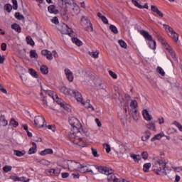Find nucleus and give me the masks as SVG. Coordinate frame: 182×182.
I'll list each match as a JSON object with an SVG mask.
<instances>
[{"label":"nucleus","instance_id":"37","mask_svg":"<svg viewBox=\"0 0 182 182\" xmlns=\"http://www.w3.org/2000/svg\"><path fill=\"white\" fill-rule=\"evenodd\" d=\"M150 167H151V163L144 164L143 168L144 173H148L149 170H150Z\"/></svg>","mask_w":182,"mask_h":182},{"label":"nucleus","instance_id":"30","mask_svg":"<svg viewBox=\"0 0 182 182\" xmlns=\"http://www.w3.org/2000/svg\"><path fill=\"white\" fill-rule=\"evenodd\" d=\"M109 29L112 32V33H114V35H117L119 33V30H117V27L116 26L111 24L109 26Z\"/></svg>","mask_w":182,"mask_h":182},{"label":"nucleus","instance_id":"1","mask_svg":"<svg viewBox=\"0 0 182 182\" xmlns=\"http://www.w3.org/2000/svg\"><path fill=\"white\" fill-rule=\"evenodd\" d=\"M69 124L73 127V129H75L77 132V135H76V133L75 132L69 134L68 137L70 141L79 147H86V142H85L82 138L79 137V134H81L83 137H89L90 134L87 131L83 130L82 124H80V122L77 118L71 117L69 119Z\"/></svg>","mask_w":182,"mask_h":182},{"label":"nucleus","instance_id":"18","mask_svg":"<svg viewBox=\"0 0 182 182\" xmlns=\"http://www.w3.org/2000/svg\"><path fill=\"white\" fill-rule=\"evenodd\" d=\"M142 114L144 117V119H145V120H147L148 122H149V120H151V115H150V114L149 113V111H147V109H144L142 111Z\"/></svg>","mask_w":182,"mask_h":182},{"label":"nucleus","instance_id":"47","mask_svg":"<svg viewBox=\"0 0 182 182\" xmlns=\"http://www.w3.org/2000/svg\"><path fill=\"white\" fill-rule=\"evenodd\" d=\"M156 70H157L158 73H159V75H161V76H164V75H166L164 70H163L161 68V67H158Z\"/></svg>","mask_w":182,"mask_h":182},{"label":"nucleus","instance_id":"56","mask_svg":"<svg viewBox=\"0 0 182 182\" xmlns=\"http://www.w3.org/2000/svg\"><path fill=\"white\" fill-rule=\"evenodd\" d=\"M91 150H92V155L94 156V157H99V154H97V149L92 148Z\"/></svg>","mask_w":182,"mask_h":182},{"label":"nucleus","instance_id":"35","mask_svg":"<svg viewBox=\"0 0 182 182\" xmlns=\"http://www.w3.org/2000/svg\"><path fill=\"white\" fill-rule=\"evenodd\" d=\"M130 158L133 159L134 161H136V163H139V161H140V156L139 155L131 154Z\"/></svg>","mask_w":182,"mask_h":182},{"label":"nucleus","instance_id":"52","mask_svg":"<svg viewBox=\"0 0 182 182\" xmlns=\"http://www.w3.org/2000/svg\"><path fill=\"white\" fill-rule=\"evenodd\" d=\"M172 168L174 170V171H176L177 173H180V171H182V166H172Z\"/></svg>","mask_w":182,"mask_h":182},{"label":"nucleus","instance_id":"53","mask_svg":"<svg viewBox=\"0 0 182 182\" xmlns=\"http://www.w3.org/2000/svg\"><path fill=\"white\" fill-rule=\"evenodd\" d=\"M173 124H174V126H176V127H177V128L178 129V130H179L180 132H182V125H181L180 123H178V122H177L176 121H175V122H173Z\"/></svg>","mask_w":182,"mask_h":182},{"label":"nucleus","instance_id":"8","mask_svg":"<svg viewBox=\"0 0 182 182\" xmlns=\"http://www.w3.org/2000/svg\"><path fill=\"white\" fill-rule=\"evenodd\" d=\"M61 28L60 32L63 35H69V36H73V31H72V28H69L66 23H63L61 25Z\"/></svg>","mask_w":182,"mask_h":182},{"label":"nucleus","instance_id":"54","mask_svg":"<svg viewBox=\"0 0 182 182\" xmlns=\"http://www.w3.org/2000/svg\"><path fill=\"white\" fill-rule=\"evenodd\" d=\"M12 4H13L14 9H15V10L18 9V1L12 0Z\"/></svg>","mask_w":182,"mask_h":182},{"label":"nucleus","instance_id":"27","mask_svg":"<svg viewBox=\"0 0 182 182\" xmlns=\"http://www.w3.org/2000/svg\"><path fill=\"white\" fill-rule=\"evenodd\" d=\"M72 42L73 43L76 44L77 46H82L83 45V43L77 38H73Z\"/></svg>","mask_w":182,"mask_h":182},{"label":"nucleus","instance_id":"25","mask_svg":"<svg viewBox=\"0 0 182 182\" xmlns=\"http://www.w3.org/2000/svg\"><path fill=\"white\" fill-rule=\"evenodd\" d=\"M72 91L73 90L68 89L66 87H61L60 88V92H61V93H63V95H70V92Z\"/></svg>","mask_w":182,"mask_h":182},{"label":"nucleus","instance_id":"64","mask_svg":"<svg viewBox=\"0 0 182 182\" xmlns=\"http://www.w3.org/2000/svg\"><path fill=\"white\" fill-rule=\"evenodd\" d=\"M20 181L21 182H28L29 181L28 178H26L25 176L20 177Z\"/></svg>","mask_w":182,"mask_h":182},{"label":"nucleus","instance_id":"57","mask_svg":"<svg viewBox=\"0 0 182 182\" xmlns=\"http://www.w3.org/2000/svg\"><path fill=\"white\" fill-rule=\"evenodd\" d=\"M51 22L53 23H55V25H58V23H59V19L58 18V17H53L52 19H51Z\"/></svg>","mask_w":182,"mask_h":182},{"label":"nucleus","instance_id":"32","mask_svg":"<svg viewBox=\"0 0 182 182\" xmlns=\"http://www.w3.org/2000/svg\"><path fill=\"white\" fill-rule=\"evenodd\" d=\"M26 42H27V44L30 45L31 46H33V45H35V41H33L32 37L31 36H27L26 38Z\"/></svg>","mask_w":182,"mask_h":182},{"label":"nucleus","instance_id":"5","mask_svg":"<svg viewBox=\"0 0 182 182\" xmlns=\"http://www.w3.org/2000/svg\"><path fill=\"white\" fill-rule=\"evenodd\" d=\"M164 29H165L166 32L168 33V35L170 36V38H172L175 42L178 41V34L174 31L173 28L170 27L168 25L164 24Z\"/></svg>","mask_w":182,"mask_h":182},{"label":"nucleus","instance_id":"28","mask_svg":"<svg viewBox=\"0 0 182 182\" xmlns=\"http://www.w3.org/2000/svg\"><path fill=\"white\" fill-rule=\"evenodd\" d=\"M131 114L134 120H135V122H137V120H139V114H137V109H133Z\"/></svg>","mask_w":182,"mask_h":182},{"label":"nucleus","instance_id":"23","mask_svg":"<svg viewBox=\"0 0 182 182\" xmlns=\"http://www.w3.org/2000/svg\"><path fill=\"white\" fill-rule=\"evenodd\" d=\"M25 153H26L24 150H14V156H17V157H22V156H25Z\"/></svg>","mask_w":182,"mask_h":182},{"label":"nucleus","instance_id":"12","mask_svg":"<svg viewBox=\"0 0 182 182\" xmlns=\"http://www.w3.org/2000/svg\"><path fill=\"white\" fill-rule=\"evenodd\" d=\"M65 75L69 82H73V73L68 68L64 70Z\"/></svg>","mask_w":182,"mask_h":182},{"label":"nucleus","instance_id":"6","mask_svg":"<svg viewBox=\"0 0 182 182\" xmlns=\"http://www.w3.org/2000/svg\"><path fill=\"white\" fill-rule=\"evenodd\" d=\"M34 124L36 127H45L46 126V121L43 116H38L35 117Z\"/></svg>","mask_w":182,"mask_h":182},{"label":"nucleus","instance_id":"55","mask_svg":"<svg viewBox=\"0 0 182 182\" xmlns=\"http://www.w3.org/2000/svg\"><path fill=\"white\" fill-rule=\"evenodd\" d=\"M101 21L103 22V23H105V25H108L109 24V20H107V18H106V16H103L101 18Z\"/></svg>","mask_w":182,"mask_h":182},{"label":"nucleus","instance_id":"10","mask_svg":"<svg viewBox=\"0 0 182 182\" xmlns=\"http://www.w3.org/2000/svg\"><path fill=\"white\" fill-rule=\"evenodd\" d=\"M94 167H95L96 170H98L99 173H101V174H105L106 176L107 174H109V172L112 170L110 168L99 166L97 165H95Z\"/></svg>","mask_w":182,"mask_h":182},{"label":"nucleus","instance_id":"16","mask_svg":"<svg viewBox=\"0 0 182 182\" xmlns=\"http://www.w3.org/2000/svg\"><path fill=\"white\" fill-rule=\"evenodd\" d=\"M55 102L61 106V107H64L66 110H69V105L65 104V102L59 97H56Z\"/></svg>","mask_w":182,"mask_h":182},{"label":"nucleus","instance_id":"15","mask_svg":"<svg viewBox=\"0 0 182 182\" xmlns=\"http://www.w3.org/2000/svg\"><path fill=\"white\" fill-rule=\"evenodd\" d=\"M91 22L90 20L89 19V18L83 16L81 18V25L82 26H83L84 28L85 26H87V25H90Z\"/></svg>","mask_w":182,"mask_h":182},{"label":"nucleus","instance_id":"33","mask_svg":"<svg viewBox=\"0 0 182 182\" xmlns=\"http://www.w3.org/2000/svg\"><path fill=\"white\" fill-rule=\"evenodd\" d=\"M30 57L32 59H38V53H36V50H31L30 51Z\"/></svg>","mask_w":182,"mask_h":182},{"label":"nucleus","instance_id":"22","mask_svg":"<svg viewBox=\"0 0 182 182\" xmlns=\"http://www.w3.org/2000/svg\"><path fill=\"white\" fill-rule=\"evenodd\" d=\"M0 126H8V121L5 119V116L1 115L0 117Z\"/></svg>","mask_w":182,"mask_h":182},{"label":"nucleus","instance_id":"61","mask_svg":"<svg viewBox=\"0 0 182 182\" xmlns=\"http://www.w3.org/2000/svg\"><path fill=\"white\" fill-rule=\"evenodd\" d=\"M141 156H142V159H144V160H147V157H149V154H147V152H142Z\"/></svg>","mask_w":182,"mask_h":182},{"label":"nucleus","instance_id":"20","mask_svg":"<svg viewBox=\"0 0 182 182\" xmlns=\"http://www.w3.org/2000/svg\"><path fill=\"white\" fill-rule=\"evenodd\" d=\"M60 174V168H53L51 169L50 176L53 177H58Z\"/></svg>","mask_w":182,"mask_h":182},{"label":"nucleus","instance_id":"3","mask_svg":"<svg viewBox=\"0 0 182 182\" xmlns=\"http://www.w3.org/2000/svg\"><path fill=\"white\" fill-rule=\"evenodd\" d=\"M140 34L144 38L146 41V43L152 50H156V40L153 39V36L149 33L148 31L141 30Z\"/></svg>","mask_w":182,"mask_h":182},{"label":"nucleus","instance_id":"2","mask_svg":"<svg viewBox=\"0 0 182 182\" xmlns=\"http://www.w3.org/2000/svg\"><path fill=\"white\" fill-rule=\"evenodd\" d=\"M167 162L163 159H154L153 164V168L154 173L158 176H167L170 173V168L167 167Z\"/></svg>","mask_w":182,"mask_h":182},{"label":"nucleus","instance_id":"24","mask_svg":"<svg viewBox=\"0 0 182 182\" xmlns=\"http://www.w3.org/2000/svg\"><path fill=\"white\" fill-rule=\"evenodd\" d=\"M11 29H14V31H16V32H18V33H21V26H19L18 23L12 24Z\"/></svg>","mask_w":182,"mask_h":182},{"label":"nucleus","instance_id":"63","mask_svg":"<svg viewBox=\"0 0 182 182\" xmlns=\"http://www.w3.org/2000/svg\"><path fill=\"white\" fill-rule=\"evenodd\" d=\"M151 10L152 11V12H154L156 14L159 9L157 8V6L152 5L151 6Z\"/></svg>","mask_w":182,"mask_h":182},{"label":"nucleus","instance_id":"46","mask_svg":"<svg viewBox=\"0 0 182 182\" xmlns=\"http://www.w3.org/2000/svg\"><path fill=\"white\" fill-rule=\"evenodd\" d=\"M103 147L104 149H105L106 153L107 154L110 153V151H111L110 145H109L108 144H104Z\"/></svg>","mask_w":182,"mask_h":182},{"label":"nucleus","instance_id":"19","mask_svg":"<svg viewBox=\"0 0 182 182\" xmlns=\"http://www.w3.org/2000/svg\"><path fill=\"white\" fill-rule=\"evenodd\" d=\"M162 137H166V134H164V132H160L158 134H156L152 139L151 141H156V140H161Z\"/></svg>","mask_w":182,"mask_h":182},{"label":"nucleus","instance_id":"59","mask_svg":"<svg viewBox=\"0 0 182 182\" xmlns=\"http://www.w3.org/2000/svg\"><path fill=\"white\" fill-rule=\"evenodd\" d=\"M10 178L11 180H13L14 181H20V180H21V177H18V176H11L10 177Z\"/></svg>","mask_w":182,"mask_h":182},{"label":"nucleus","instance_id":"43","mask_svg":"<svg viewBox=\"0 0 182 182\" xmlns=\"http://www.w3.org/2000/svg\"><path fill=\"white\" fill-rule=\"evenodd\" d=\"M15 18H16V19H18L19 21H23V19H25L23 15L21 14L20 13H16Z\"/></svg>","mask_w":182,"mask_h":182},{"label":"nucleus","instance_id":"21","mask_svg":"<svg viewBox=\"0 0 182 182\" xmlns=\"http://www.w3.org/2000/svg\"><path fill=\"white\" fill-rule=\"evenodd\" d=\"M47 154H53L52 149H46L40 152L41 156H46Z\"/></svg>","mask_w":182,"mask_h":182},{"label":"nucleus","instance_id":"4","mask_svg":"<svg viewBox=\"0 0 182 182\" xmlns=\"http://www.w3.org/2000/svg\"><path fill=\"white\" fill-rule=\"evenodd\" d=\"M158 39L159 42H161V43L164 45L165 48L167 50V52H168V53L171 55L172 59H173V60H177V58L176 57V53L173 51L171 47L168 45V43H167V42L164 41V38H163L162 36H158Z\"/></svg>","mask_w":182,"mask_h":182},{"label":"nucleus","instance_id":"42","mask_svg":"<svg viewBox=\"0 0 182 182\" xmlns=\"http://www.w3.org/2000/svg\"><path fill=\"white\" fill-rule=\"evenodd\" d=\"M10 124L11 126H13V127H18V126H19V124L18 123V122H16L15 120V119L12 118L10 121Z\"/></svg>","mask_w":182,"mask_h":182},{"label":"nucleus","instance_id":"41","mask_svg":"<svg viewBox=\"0 0 182 182\" xmlns=\"http://www.w3.org/2000/svg\"><path fill=\"white\" fill-rule=\"evenodd\" d=\"M118 43L120 45V46L122 48H124V49L127 48V43H126V42H124V41L123 40H119L118 41Z\"/></svg>","mask_w":182,"mask_h":182},{"label":"nucleus","instance_id":"29","mask_svg":"<svg viewBox=\"0 0 182 182\" xmlns=\"http://www.w3.org/2000/svg\"><path fill=\"white\" fill-rule=\"evenodd\" d=\"M80 13V9H79V6L75 4L74 6V8L73 9L72 14L73 15H79Z\"/></svg>","mask_w":182,"mask_h":182},{"label":"nucleus","instance_id":"49","mask_svg":"<svg viewBox=\"0 0 182 182\" xmlns=\"http://www.w3.org/2000/svg\"><path fill=\"white\" fill-rule=\"evenodd\" d=\"M28 73H30L31 76H33V77H36V76H38V75L36 74V71H35L33 69H29Z\"/></svg>","mask_w":182,"mask_h":182},{"label":"nucleus","instance_id":"44","mask_svg":"<svg viewBox=\"0 0 182 182\" xmlns=\"http://www.w3.org/2000/svg\"><path fill=\"white\" fill-rule=\"evenodd\" d=\"M131 1L132 4H134V5L136 6V8H139V9H143V6L140 5V4L137 2V0H131Z\"/></svg>","mask_w":182,"mask_h":182},{"label":"nucleus","instance_id":"9","mask_svg":"<svg viewBox=\"0 0 182 182\" xmlns=\"http://www.w3.org/2000/svg\"><path fill=\"white\" fill-rule=\"evenodd\" d=\"M79 173H82V174L85 173H92L93 174V170L90 169L87 167V165L80 164V166L78 167Z\"/></svg>","mask_w":182,"mask_h":182},{"label":"nucleus","instance_id":"48","mask_svg":"<svg viewBox=\"0 0 182 182\" xmlns=\"http://www.w3.org/2000/svg\"><path fill=\"white\" fill-rule=\"evenodd\" d=\"M4 8H5L6 12H11V11H12V6L9 4H6L4 6Z\"/></svg>","mask_w":182,"mask_h":182},{"label":"nucleus","instance_id":"17","mask_svg":"<svg viewBox=\"0 0 182 182\" xmlns=\"http://www.w3.org/2000/svg\"><path fill=\"white\" fill-rule=\"evenodd\" d=\"M86 109H91V110L95 111V107L90 104V100H87L85 102L82 101L80 102Z\"/></svg>","mask_w":182,"mask_h":182},{"label":"nucleus","instance_id":"38","mask_svg":"<svg viewBox=\"0 0 182 182\" xmlns=\"http://www.w3.org/2000/svg\"><path fill=\"white\" fill-rule=\"evenodd\" d=\"M150 139V132H146L141 137L142 141H147Z\"/></svg>","mask_w":182,"mask_h":182},{"label":"nucleus","instance_id":"26","mask_svg":"<svg viewBox=\"0 0 182 182\" xmlns=\"http://www.w3.org/2000/svg\"><path fill=\"white\" fill-rule=\"evenodd\" d=\"M40 70L43 75H48L49 73V70L48 68V66L46 65H41L40 68Z\"/></svg>","mask_w":182,"mask_h":182},{"label":"nucleus","instance_id":"13","mask_svg":"<svg viewBox=\"0 0 182 182\" xmlns=\"http://www.w3.org/2000/svg\"><path fill=\"white\" fill-rule=\"evenodd\" d=\"M72 92L77 102H78L79 103H82L83 100V98L82 97V94H80V92H79V91L77 90H73Z\"/></svg>","mask_w":182,"mask_h":182},{"label":"nucleus","instance_id":"51","mask_svg":"<svg viewBox=\"0 0 182 182\" xmlns=\"http://www.w3.org/2000/svg\"><path fill=\"white\" fill-rule=\"evenodd\" d=\"M147 128L150 130H156V127L154 126V123H150L147 126Z\"/></svg>","mask_w":182,"mask_h":182},{"label":"nucleus","instance_id":"36","mask_svg":"<svg viewBox=\"0 0 182 182\" xmlns=\"http://www.w3.org/2000/svg\"><path fill=\"white\" fill-rule=\"evenodd\" d=\"M84 29L87 32H93V26L92 25V23H90V24L85 26Z\"/></svg>","mask_w":182,"mask_h":182},{"label":"nucleus","instance_id":"40","mask_svg":"<svg viewBox=\"0 0 182 182\" xmlns=\"http://www.w3.org/2000/svg\"><path fill=\"white\" fill-rule=\"evenodd\" d=\"M3 171L4 173H9V171H12V166L6 165L3 167Z\"/></svg>","mask_w":182,"mask_h":182},{"label":"nucleus","instance_id":"34","mask_svg":"<svg viewBox=\"0 0 182 182\" xmlns=\"http://www.w3.org/2000/svg\"><path fill=\"white\" fill-rule=\"evenodd\" d=\"M48 9L50 14H58V10H56L54 5L49 6Z\"/></svg>","mask_w":182,"mask_h":182},{"label":"nucleus","instance_id":"7","mask_svg":"<svg viewBox=\"0 0 182 182\" xmlns=\"http://www.w3.org/2000/svg\"><path fill=\"white\" fill-rule=\"evenodd\" d=\"M67 164L68 166V170L70 171H78L80 163L75 161H68Z\"/></svg>","mask_w":182,"mask_h":182},{"label":"nucleus","instance_id":"31","mask_svg":"<svg viewBox=\"0 0 182 182\" xmlns=\"http://www.w3.org/2000/svg\"><path fill=\"white\" fill-rule=\"evenodd\" d=\"M33 146L31 147L28 150V154H35L36 153V144L33 142Z\"/></svg>","mask_w":182,"mask_h":182},{"label":"nucleus","instance_id":"50","mask_svg":"<svg viewBox=\"0 0 182 182\" xmlns=\"http://www.w3.org/2000/svg\"><path fill=\"white\" fill-rule=\"evenodd\" d=\"M119 151H120V153H122V154H123L124 153H126V146H124V145H123V144H121V145L119 146Z\"/></svg>","mask_w":182,"mask_h":182},{"label":"nucleus","instance_id":"14","mask_svg":"<svg viewBox=\"0 0 182 182\" xmlns=\"http://www.w3.org/2000/svg\"><path fill=\"white\" fill-rule=\"evenodd\" d=\"M42 55L43 56H46V59L48 60H53V55H52V52L48 50H43L41 51Z\"/></svg>","mask_w":182,"mask_h":182},{"label":"nucleus","instance_id":"60","mask_svg":"<svg viewBox=\"0 0 182 182\" xmlns=\"http://www.w3.org/2000/svg\"><path fill=\"white\" fill-rule=\"evenodd\" d=\"M109 73L110 75V76L112 77H113V79H117V75H116V73H114L113 71H109Z\"/></svg>","mask_w":182,"mask_h":182},{"label":"nucleus","instance_id":"39","mask_svg":"<svg viewBox=\"0 0 182 182\" xmlns=\"http://www.w3.org/2000/svg\"><path fill=\"white\" fill-rule=\"evenodd\" d=\"M88 53L90 56H92L94 59H97L99 58V52L97 51L89 52Z\"/></svg>","mask_w":182,"mask_h":182},{"label":"nucleus","instance_id":"11","mask_svg":"<svg viewBox=\"0 0 182 182\" xmlns=\"http://www.w3.org/2000/svg\"><path fill=\"white\" fill-rule=\"evenodd\" d=\"M108 182H119L120 179L116 178L114 173H113V170L110 169L109 173H107Z\"/></svg>","mask_w":182,"mask_h":182},{"label":"nucleus","instance_id":"45","mask_svg":"<svg viewBox=\"0 0 182 182\" xmlns=\"http://www.w3.org/2000/svg\"><path fill=\"white\" fill-rule=\"evenodd\" d=\"M130 106L131 107L134 108V110H136V109L137 108V101L132 100L130 103Z\"/></svg>","mask_w":182,"mask_h":182},{"label":"nucleus","instance_id":"58","mask_svg":"<svg viewBox=\"0 0 182 182\" xmlns=\"http://www.w3.org/2000/svg\"><path fill=\"white\" fill-rule=\"evenodd\" d=\"M79 171H77L76 172H74L72 173V176L73 177V178H79V177H80V175H79Z\"/></svg>","mask_w":182,"mask_h":182},{"label":"nucleus","instance_id":"62","mask_svg":"<svg viewBox=\"0 0 182 182\" xmlns=\"http://www.w3.org/2000/svg\"><path fill=\"white\" fill-rule=\"evenodd\" d=\"M47 128L48 129V130H51L52 132H55L56 130V128L54 125H48L47 126Z\"/></svg>","mask_w":182,"mask_h":182}]
</instances>
